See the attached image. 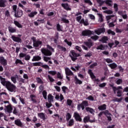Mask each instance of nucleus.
<instances>
[{
    "label": "nucleus",
    "mask_w": 128,
    "mask_h": 128,
    "mask_svg": "<svg viewBox=\"0 0 128 128\" xmlns=\"http://www.w3.org/2000/svg\"><path fill=\"white\" fill-rule=\"evenodd\" d=\"M5 86L6 88H7V90H9V92H16V86L14 84H12V82H7Z\"/></svg>",
    "instance_id": "obj_1"
},
{
    "label": "nucleus",
    "mask_w": 128,
    "mask_h": 128,
    "mask_svg": "<svg viewBox=\"0 0 128 128\" xmlns=\"http://www.w3.org/2000/svg\"><path fill=\"white\" fill-rule=\"evenodd\" d=\"M112 90L114 92V94H117V96L119 98L122 96V91L120 90H122V88L121 86L118 87H112Z\"/></svg>",
    "instance_id": "obj_2"
},
{
    "label": "nucleus",
    "mask_w": 128,
    "mask_h": 128,
    "mask_svg": "<svg viewBox=\"0 0 128 128\" xmlns=\"http://www.w3.org/2000/svg\"><path fill=\"white\" fill-rule=\"evenodd\" d=\"M80 56V54H76L74 50H71L70 52V58H71V60L73 62L76 60L78 56Z\"/></svg>",
    "instance_id": "obj_3"
},
{
    "label": "nucleus",
    "mask_w": 128,
    "mask_h": 128,
    "mask_svg": "<svg viewBox=\"0 0 128 128\" xmlns=\"http://www.w3.org/2000/svg\"><path fill=\"white\" fill-rule=\"evenodd\" d=\"M31 40L33 42V46L34 48H38V46H40L42 44V41L40 40H36V38L34 37H32Z\"/></svg>",
    "instance_id": "obj_4"
},
{
    "label": "nucleus",
    "mask_w": 128,
    "mask_h": 128,
    "mask_svg": "<svg viewBox=\"0 0 128 128\" xmlns=\"http://www.w3.org/2000/svg\"><path fill=\"white\" fill-rule=\"evenodd\" d=\"M41 52H42L44 56H50L52 54L50 50L44 48H42L41 49Z\"/></svg>",
    "instance_id": "obj_5"
},
{
    "label": "nucleus",
    "mask_w": 128,
    "mask_h": 128,
    "mask_svg": "<svg viewBox=\"0 0 128 128\" xmlns=\"http://www.w3.org/2000/svg\"><path fill=\"white\" fill-rule=\"evenodd\" d=\"M73 116L76 122H82V116H80V115L78 112H74Z\"/></svg>",
    "instance_id": "obj_6"
},
{
    "label": "nucleus",
    "mask_w": 128,
    "mask_h": 128,
    "mask_svg": "<svg viewBox=\"0 0 128 128\" xmlns=\"http://www.w3.org/2000/svg\"><path fill=\"white\" fill-rule=\"evenodd\" d=\"M5 110V112H8L9 114H10L12 112V104H8L7 106H5V108L4 110Z\"/></svg>",
    "instance_id": "obj_7"
},
{
    "label": "nucleus",
    "mask_w": 128,
    "mask_h": 128,
    "mask_svg": "<svg viewBox=\"0 0 128 128\" xmlns=\"http://www.w3.org/2000/svg\"><path fill=\"white\" fill-rule=\"evenodd\" d=\"M94 34L93 32H92L88 30H84L82 32V36H90Z\"/></svg>",
    "instance_id": "obj_8"
},
{
    "label": "nucleus",
    "mask_w": 128,
    "mask_h": 128,
    "mask_svg": "<svg viewBox=\"0 0 128 128\" xmlns=\"http://www.w3.org/2000/svg\"><path fill=\"white\" fill-rule=\"evenodd\" d=\"M106 20H112V22H116V16L114 15L108 16H106Z\"/></svg>",
    "instance_id": "obj_9"
},
{
    "label": "nucleus",
    "mask_w": 128,
    "mask_h": 128,
    "mask_svg": "<svg viewBox=\"0 0 128 128\" xmlns=\"http://www.w3.org/2000/svg\"><path fill=\"white\" fill-rule=\"evenodd\" d=\"M11 38L16 42H22V38H20L14 35H12L11 36Z\"/></svg>",
    "instance_id": "obj_10"
},
{
    "label": "nucleus",
    "mask_w": 128,
    "mask_h": 128,
    "mask_svg": "<svg viewBox=\"0 0 128 128\" xmlns=\"http://www.w3.org/2000/svg\"><path fill=\"white\" fill-rule=\"evenodd\" d=\"M0 64H1L2 66H6L8 64V61H6V60L4 56H0Z\"/></svg>",
    "instance_id": "obj_11"
},
{
    "label": "nucleus",
    "mask_w": 128,
    "mask_h": 128,
    "mask_svg": "<svg viewBox=\"0 0 128 128\" xmlns=\"http://www.w3.org/2000/svg\"><path fill=\"white\" fill-rule=\"evenodd\" d=\"M94 32L96 34H98V36H100V34H102L106 32V29H104V28H100L97 30H96Z\"/></svg>",
    "instance_id": "obj_12"
},
{
    "label": "nucleus",
    "mask_w": 128,
    "mask_h": 128,
    "mask_svg": "<svg viewBox=\"0 0 128 128\" xmlns=\"http://www.w3.org/2000/svg\"><path fill=\"white\" fill-rule=\"evenodd\" d=\"M65 74L66 76H74V73L68 68H65Z\"/></svg>",
    "instance_id": "obj_13"
},
{
    "label": "nucleus",
    "mask_w": 128,
    "mask_h": 128,
    "mask_svg": "<svg viewBox=\"0 0 128 128\" xmlns=\"http://www.w3.org/2000/svg\"><path fill=\"white\" fill-rule=\"evenodd\" d=\"M0 80L2 84V86H6L7 82H9V81L6 80V78H3L2 77V76H0Z\"/></svg>",
    "instance_id": "obj_14"
},
{
    "label": "nucleus",
    "mask_w": 128,
    "mask_h": 128,
    "mask_svg": "<svg viewBox=\"0 0 128 128\" xmlns=\"http://www.w3.org/2000/svg\"><path fill=\"white\" fill-rule=\"evenodd\" d=\"M14 124L18 126H22V121H20V119L16 120L14 121Z\"/></svg>",
    "instance_id": "obj_15"
},
{
    "label": "nucleus",
    "mask_w": 128,
    "mask_h": 128,
    "mask_svg": "<svg viewBox=\"0 0 128 128\" xmlns=\"http://www.w3.org/2000/svg\"><path fill=\"white\" fill-rule=\"evenodd\" d=\"M22 16V10H18L17 12L14 14L15 18H20Z\"/></svg>",
    "instance_id": "obj_16"
},
{
    "label": "nucleus",
    "mask_w": 128,
    "mask_h": 128,
    "mask_svg": "<svg viewBox=\"0 0 128 128\" xmlns=\"http://www.w3.org/2000/svg\"><path fill=\"white\" fill-rule=\"evenodd\" d=\"M74 78L76 84H82V82L78 78V77L76 76H75Z\"/></svg>",
    "instance_id": "obj_17"
},
{
    "label": "nucleus",
    "mask_w": 128,
    "mask_h": 128,
    "mask_svg": "<svg viewBox=\"0 0 128 128\" xmlns=\"http://www.w3.org/2000/svg\"><path fill=\"white\" fill-rule=\"evenodd\" d=\"M42 60V57L38 56H33L32 62H38V60Z\"/></svg>",
    "instance_id": "obj_18"
},
{
    "label": "nucleus",
    "mask_w": 128,
    "mask_h": 128,
    "mask_svg": "<svg viewBox=\"0 0 128 128\" xmlns=\"http://www.w3.org/2000/svg\"><path fill=\"white\" fill-rule=\"evenodd\" d=\"M8 32H10L12 34H14V32H16V29L10 26L8 27Z\"/></svg>",
    "instance_id": "obj_19"
},
{
    "label": "nucleus",
    "mask_w": 128,
    "mask_h": 128,
    "mask_svg": "<svg viewBox=\"0 0 128 128\" xmlns=\"http://www.w3.org/2000/svg\"><path fill=\"white\" fill-rule=\"evenodd\" d=\"M62 6L66 10H70V8L68 4H62Z\"/></svg>",
    "instance_id": "obj_20"
},
{
    "label": "nucleus",
    "mask_w": 128,
    "mask_h": 128,
    "mask_svg": "<svg viewBox=\"0 0 128 128\" xmlns=\"http://www.w3.org/2000/svg\"><path fill=\"white\" fill-rule=\"evenodd\" d=\"M104 2H105L108 6H112V0H106L104 1Z\"/></svg>",
    "instance_id": "obj_21"
},
{
    "label": "nucleus",
    "mask_w": 128,
    "mask_h": 128,
    "mask_svg": "<svg viewBox=\"0 0 128 128\" xmlns=\"http://www.w3.org/2000/svg\"><path fill=\"white\" fill-rule=\"evenodd\" d=\"M54 96H52V94H50L48 95V102H54Z\"/></svg>",
    "instance_id": "obj_22"
},
{
    "label": "nucleus",
    "mask_w": 128,
    "mask_h": 128,
    "mask_svg": "<svg viewBox=\"0 0 128 128\" xmlns=\"http://www.w3.org/2000/svg\"><path fill=\"white\" fill-rule=\"evenodd\" d=\"M38 116L40 118H42V120H46V116L44 115V114L41 112L38 114Z\"/></svg>",
    "instance_id": "obj_23"
},
{
    "label": "nucleus",
    "mask_w": 128,
    "mask_h": 128,
    "mask_svg": "<svg viewBox=\"0 0 128 128\" xmlns=\"http://www.w3.org/2000/svg\"><path fill=\"white\" fill-rule=\"evenodd\" d=\"M98 109H99L100 110H104L106 109V105L104 104L102 106H100L98 107Z\"/></svg>",
    "instance_id": "obj_24"
},
{
    "label": "nucleus",
    "mask_w": 128,
    "mask_h": 128,
    "mask_svg": "<svg viewBox=\"0 0 128 128\" xmlns=\"http://www.w3.org/2000/svg\"><path fill=\"white\" fill-rule=\"evenodd\" d=\"M37 14H38V12L35 11V12H31L30 14H28V16H29V18H34V16H36Z\"/></svg>",
    "instance_id": "obj_25"
},
{
    "label": "nucleus",
    "mask_w": 128,
    "mask_h": 128,
    "mask_svg": "<svg viewBox=\"0 0 128 128\" xmlns=\"http://www.w3.org/2000/svg\"><path fill=\"white\" fill-rule=\"evenodd\" d=\"M74 124V119H70L68 121V126H72Z\"/></svg>",
    "instance_id": "obj_26"
},
{
    "label": "nucleus",
    "mask_w": 128,
    "mask_h": 128,
    "mask_svg": "<svg viewBox=\"0 0 128 128\" xmlns=\"http://www.w3.org/2000/svg\"><path fill=\"white\" fill-rule=\"evenodd\" d=\"M14 24H15V26H16L19 28H22V24H20V22L16 20H14Z\"/></svg>",
    "instance_id": "obj_27"
},
{
    "label": "nucleus",
    "mask_w": 128,
    "mask_h": 128,
    "mask_svg": "<svg viewBox=\"0 0 128 128\" xmlns=\"http://www.w3.org/2000/svg\"><path fill=\"white\" fill-rule=\"evenodd\" d=\"M6 0H0V8H6Z\"/></svg>",
    "instance_id": "obj_28"
},
{
    "label": "nucleus",
    "mask_w": 128,
    "mask_h": 128,
    "mask_svg": "<svg viewBox=\"0 0 128 128\" xmlns=\"http://www.w3.org/2000/svg\"><path fill=\"white\" fill-rule=\"evenodd\" d=\"M98 16H99L98 22H104V18H102V14H97Z\"/></svg>",
    "instance_id": "obj_29"
},
{
    "label": "nucleus",
    "mask_w": 128,
    "mask_h": 128,
    "mask_svg": "<svg viewBox=\"0 0 128 128\" xmlns=\"http://www.w3.org/2000/svg\"><path fill=\"white\" fill-rule=\"evenodd\" d=\"M86 112H90V114H94V109L90 108L89 107L86 108Z\"/></svg>",
    "instance_id": "obj_30"
},
{
    "label": "nucleus",
    "mask_w": 128,
    "mask_h": 128,
    "mask_svg": "<svg viewBox=\"0 0 128 128\" xmlns=\"http://www.w3.org/2000/svg\"><path fill=\"white\" fill-rule=\"evenodd\" d=\"M108 38L107 36H104L102 38L100 42H102L103 44H106V42H108Z\"/></svg>",
    "instance_id": "obj_31"
},
{
    "label": "nucleus",
    "mask_w": 128,
    "mask_h": 128,
    "mask_svg": "<svg viewBox=\"0 0 128 128\" xmlns=\"http://www.w3.org/2000/svg\"><path fill=\"white\" fill-rule=\"evenodd\" d=\"M88 73L89 74L91 78H96V76H94V73H92V70H89L88 71Z\"/></svg>",
    "instance_id": "obj_32"
},
{
    "label": "nucleus",
    "mask_w": 128,
    "mask_h": 128,
    "mask_svg": "<svg viewBox=\"0 0 128 128\" xmlns=\"http://www.w3.org/2000/svg\"><path fill=\"white\" fill-rule=\"evenodd\" d=\"M108 66L112 69L116 68V66H118V65L116 64L114 62L112 64H110Z\"/></svg>",
    "instance_id": "obj_33"
},
{
    "label": "nucleus",
    "mask_w": 128,
    "mask_h": 128,
    "mask_svg": "<svg viewBox=\"0 0 128 128\" xmlns=\"http://www.w3.org/2000/svg\"><path fill=\"white\" fill-rule=\"evenodd\" d=\"M80 24H84V26H88V20H86L84 21V20L82 19V20H81L80 22Z\"/></svg>",
    "instance_id": "obj_34"
},
{
    "label": "nucleus",
    "mask_w": 128,
    "mask_h": 128,
    "mask_svg": "<svg viewBox=\"0 0 128 128\" xmlns=\"http://www.w3.org/2000/svg\"><path fill=\"white\" fill-rule=\"evenodd\" d=\"M33 66H40L42 64V62H34L32 64Z\"/></svg>",
    "instance_id": "obj_35"
},
{
    "label": "nucleus",
    "mask_w": 128,
    "mask_h": 128,
    "mask_svg": "<svg viewBox=\"0 0 128 128\" xmlns=\"http://www.w3.org/2000/svg\"><path fill=\"white\" fill-rule=\"evenodd\" d=\"M72 118V114L70 113H67L66 114V120L67 122H68L70 120V119Z\"/></svg>",
    "instance_id": "obj_36"
},
{
    "label": "nucleus",
    "mask_w": 128,
    "mask_h": 128,
    "mask_svg": "<svg viewBox=\"0 0 128 128\" xmlns=\"http://www.w3.org/2000/svg\"><path fill=\"white\" fill-rule=\"evenodd\" d=\"M58 50H62V52H66V48L64 47L58 45Z\"/></svg>",
    "instance_id": "obj_37"
},
{
    "label": "nucleus",
    "mask_w": 128,
    "mask_h": 128,
    "mask_svg": "<svg viewBox=\"0 0 128 128\" xmlns=\"http://www.w3.org/2000/svg\"><path fill=\"white\" fill-rule=\"evenodd\" d=\"M48 74H51V76H56L57 72H56V71L50 70L48 72Z\"/></svg>",
    "instance_id": "obj_38"
},
{
    "label": "nucleus",
    "mask_w": 128,
    "mask_h": 128,
    "mask_svg": "<svg viewBox=\"0 0 128 128\" xmlns=\"http://www.w3.org/2000/svg\"><path fill=\"white\" fill-rule=\"evenodd\" d=\"M57 78H60V80H62L64 76L62 74H60V72H58L57 73Z\"/></svg>",
    "instance_id": "obj_39"
},
{
    "label": "nucleus",
    "mask_w": 128,
    "mask_h": 128,
    "mask_svg": "<svg viewBox=\"0 0 128 128\" xmlns=\"http://www.w3.org/2000/svg\"><path fill=\"white\" fill-rule=\"evenodd\" d=\"M43 58H44V62H48L49 60H51L50 57H48L46 56H44L43 57Z\"/></svg>",
    "instance_id": "obj_40"
},
{
    "label": "nucleus",
    "mask_w": 128,
    "mask_h": 128,
    "mask_svg": "<svg viewBox=\"0 0 128 128\" xmlns=\"http://www.w3.org/2000/svg\"><path fill=\"white\" fill-rule=\"evenodd\" d=\"M47 95H48V93L46 92V91L44 90L42 92V96H43V98H44V100H48V98L46 97Z\"/></svg>",
    "instance_id": "obj_41"
},
{
    "label": "nucleus",
    "mask_w": 128,
    "mask_h": 128,
    "mask_svg": "<svg viewBox=\"0 0 128 128\" xmlns=\"http://www.w3.org/2000/svg\"><path fill=\"white\" fill-rule=\"evenodd\" d=\"M62 22H64L65 24H68L69 21L68 20L62 17L61 18Z\"/></svg>",
    "instance_id": "obj_42"
},
{
    "label": "nucleus",
    "mask_w": 128,
    "mask_h": 128,
    "mask_svg": "<svg viewBox=\"0 0 128 128\" xmlns=\"http://www.w3.org/2000/svg\"><path fill=\"white\" fill-rule=\"evenodd\" d=\"M84 44L88 48H90L92 46V42H84Z\"/></svg>",
    "instance_id": "obj_43"
},
{
    "label": "nucleus",
    "mask_w": 128,
    "mask_h": 128,
    "mask_svg": "<svg viewBox=\"0 0 128 128\" xmlns=\"http://www.w3.org/2000/svg\"><path fill=\"white\" fill-rule=\"evenodd\" d=\"M97 2L99 4L100 6H102V4H104V1L102 0H96Z\"/></svg>",
    "instance_id": "obj_44"
},
{
    "label": "nucleus",
    "mask_w": 128,
    "mask_h": 128,
    "mask_svg": "<svg viewBox=\"0 0 128 128\" xmlns=\"http://www.w3.org/2000/svg\"><path fill=\"white\" fill-rule=\"evenodd\" d=\"M96 48L98 50H104L105 46L102 44H100L99 46H98Z\"/></svg>",
    "instance_id": "obj_45"
},
{
    "label": "nucleus",
    "mask_w": 128,
    "mask_h": 128,
    "mask_svg": "<svg viewBox=\"0 0 128 128\" xmlns=\"http://www.w3.org/2000/svg\"><path fill=\"white\" fill-rule=\"evenodd\" d=\"M89 120H90V116H85L84 118V122H88Z\"/></svg>",
    "instance_id": "obj_46"
},
{
    "label": "nucleus",
    "mask_w": 128,
    "mask_h": 128,
    "mask_svg": "<svg viewBox=\"0 0 128 128\" xmlns=\"http://www.w3.org/2000/svg\"><path fill=\"white\" fill-rule=\"evenodd\" d=\"M88 16L90 20H96V16L92 15V14H89Z\"/></svg>",
    "instance_id": "obj_47"
},
{
    "label": "nucleus",
    "mask_w": 128,
    "mask_h": 128,
    "mask_svg": "<svg viewBox=\"0 0 128 128\" xmlns=\"http://www.w3.org/2000/svg\"><path fill=\"white\" fill-rule=\"evenodd\" d=\"M104 14H112V10H106L104 11Z\"/></svg>",
    "instance_id": "obj_48"
},
{
    "label": "nucleus",
    "mask_w": 128,
    "mask_h": 128,
    "mask_svg": "<svg viewBox=\"0 0 128 128\" xmlns=\"http://www.w3.org/2000/svg\"><path fill=\"white\" fill-rule=\"evenodd\" d=\"M56 28L58 32H62V27L60 24H57Z\"/></svg>",
    "instance_id": "obj_49"
},
{
    "label": "nucleus",
    "mask_w": 128,
    "mask_h": 128,
    "mask_svg": "<svg viewBox=\"0 0 128 128\" xmlns=\"http://www.w3.org/2000/svg\"><path fill=\"white\" fill-rule=\"evenodd\" d=\"M80 108H82V110H84V107L82 104H78V110H80Z\"/></svg>",
    "instance_id": "obj_50"
},
{
    "label": "nucleus",
    "mask_w": 128,
    "mask_h": 128,
    "mask_svg": "<svg viewBox=\"0 0 128 128\" xmlns=\"http://www.w3.org/2000/svg\"><path fill=\"white\" fill-rule=\"evenodd\" d=\"M108 34H112V36H114V34H116V33L110 30H108Z\"/></svg>",
    "instance_id": "obj_51"
},
{
    "label": "nucleus",
    "mask_w": 128,
    "mask_h": 128,
    "mask_svg": "<svg viewBox=\"0 0 128 128\" xmlns=\"http://www.w3.org/2000/svg\"><path fill=\"white\" fill-rule=\"evenodd\" d=\"M36 80L38 82V84H43L44 82H42V79L40 78H36Z\"/></svg>",
    "instance_id": "obj_52"
},
{
    "label": "nucleus",
    "mask_w": 128,
    "mask_h": 128,
    "mask_svg": "<svg viewBox=\"0 0 128 128\" xmlns=\"http://www.w3.org/2000/svg\"><path fill=\"white\" fill-rule=\"evenodd\" d=\"M81 104L82 105V106H83L84 108V107L86 106H88V102H86V101H84Z\"/></svg>",
    "instance_id": "obj_53"
},
{
    "label": "nucleus",
    "mask_w": 128,
    "mask_h": 128,
    "mask_svg": "<svg viewBox=\"0 0 128 128\" xmlns=\"http://www.w3.org/2000/svg\"><path fill=\"white\" fill-rule=\"evenodd\" d=\"M84 2L85 4H88L90 6L92 5V2L90 0H84Z\"/></svg>",
    "instance_id": "obj_54"
},
{
    "label": "nucleus",
    "mask_w": 128,
    "mask_h": 128,
    "mask_svg": "<svg viewBox=\"0 0 128 128\" xmlns=\"http://www.w3.org/2000/svg\"><path fill=\"white\" fill-rule=\"evenodd\" d=\"M40 66H42V68H50V66H48V65L47 64H44V63L42 62V64Z\"/></svg>",
    "instance_id": "obj_55"
},
{
    "label": "nucleus",
    "mask_w": 128,
    "mask_h": 128,
    "mask_svg": "<svg viewBox=\"0 0 128 128\" xmlns=\"http://www.w3.org/2000/svg\"><path fill=\"white\" fill-rule=\"evenodd\" d=\"M67 104L68 106H72V101L70 99L67 100Z\"/></svg>",
    "instance_id": "obj_56"
},
{
    "label": "nucleus",
    "mask_w": 128,
    "mask_h": 128,
    "mask_svg": "<svg viewBox=\"0 0 128 128\" xmlns=\"http://www.w3.org/2000/svg\"><path fill=\"white\" fill-rule=\"evenodd\" d=\"M16 64H24V63H22V62L21 60H20L18 59H16Z\"/></svg>",
    "instance_id": "obj_57"
},
{
    "label": "nucleus",
    "mask_w": 128,
    "mask_h": 128,
    "mask_svg": "<svg viewBox=\"0 0 128 128\" xmlns=\"http://www.w3.org/2000/svg\"><path fill=\"white\" fill-rule=\"evenodd\" d=\"M48 78L49 80L51 82H54V79L52 78V76H50V75H48Z\"/></svg>",
    "instance_id": "obj_58"
},
{
    "label": "nucleus",
    "mask_w": 128,
    "mask_h": 128,
    "mask_svg": "<svg viewBox=\"0 0 128 128\" xmlns=\"http://www.w3.org/2000/svg\"><path fill=\"white\" fill-rule=\"evenodd\" d=\"M122 83V79H118L116 80V84H120Z\"/></svg>",
    "instance_id": "obj_59"
},
{
    "label": "nucleus",
    "mask_w": 128,
    "mask_h": 128,
    "mask_svg": "<svg viewBox=\"0 0 128 128\" xmlns=\"http://www.w3.org/2000/svg\"><path fill=\"white\" fill-rule=\"evenodd\" d=\"M46 108H50V106H52V102H46Z\"/></svg>",
    "instance_id": "obj_60"
},
{
    "label": "nucleus",
    "mask_w": 128,
    "mask_h": 128,
    "mask_svg": "<svg viewBox=\"0 0 128 128\" xmlns=\"http://www.w3.org/2000/svg\"><path fill=\"white\" fill-rule=\"evenodd\" d=\"M114 10H116V12H118V4H114Z\"/></svg>",
    "instance_id": "obj_61"
},
{
    "label": "nucleus",
    "mask_w": 128,
    "mask_h": 128,
    "mask_svg": "<svg viewBox=\"0 0 128 128\" xmlns=\"http://www.w3.org/2000/svg\"><path fill=\"white\" fill-rule=\"evenodd\" d=\"M91 38L92 40H98V36H94L91 37Z\"/></svg>",
    "instance_id": "obj_62"
},
{
    "label": "nucleus",
    "mask_w": 128,
    "mask_h": 128,
    "mask_svg": "<svg viewBox=\"0 0 128 128\" xmlns=\"http://www.w3.org/2000/svg\"><path fill=\"white\" fill-rule=\"evenodd\" d=\"M11 80L14 82V84H16V77H12Z\"/></svg>",
    "instance_id": "obj_63"
},
{
    "label": "nucleus",
    "mask_w": 128,
    "mask_h": 128,
    "mask_svg": "<svg viewBox=\"0 0 128 128\" xmlns=\"http://www.w3.org/2000/svg\"><path fill=\"white\" fill-rule=\"evenodd\" d=\"M76 20L78 22H80V20H82V16H80L76 17Z\"/></svg>",
    "instance_id": "obj_64"
}]
</instances>
